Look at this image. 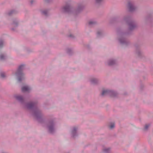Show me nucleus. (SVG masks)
I'll use <instances>...</instances> for the list:
<instances>
[{
	"label": "nucleus",
	"instance_id": "obj_25",
	"mask_svg": "<svg viewBox=\"0 0 153 153\" xmlns=\"http://www.w3.org/2000/svg\"><path fill=\"white\" fill-rule=\"evenodd\" d=\"M97 34H98V35H100V33H99V32H98V33H97Z\"/></svg>",
	"mask_w": 153,
	"mask_h": 153
},
{
	"label": "nucleus",
	"instance_id": "obj_23",
	"mask_svg": "<svg viewBox=\"0 0 153 153\" xmlns=\"http://www.w3.org/2000/svg\"><path fill=\"white\" fill-rule=\"evenodd\" d=\"M1 153H9L7 152H5V151H2Z\"/></svg>",
	"mask_w": 153,
	"mask_h": 153
},
{
	"label": "nucleus",
	"instance_id": "obj_13",
	"mask_svg": "<svg viewBox=\"0 0 153 153\" xmlns=\"http://www.w3.org/2000/svg\"><path fill=\"white\" fill-rule=\"evenodd\" d=\"M102 151L103 153H110L111 149L110 148H106L103 149Z\"/></svg>",
	"mask_w": 153,
	"mask_h": 153
},
{
	"label": "nucleus",
	"instance_id": "obj_3",
	"mask_svg": "<svg viewBox=\"0 0 153 153\" xmlns=\"http://www.w3.org/2000/svg\"><path fill=\"white\" fill-rule=\"evenodd\" d=\"M25 65L22 64L19 67L16 73V75L17 77V79L19 82H21L23 81L25 78V75L23 71L25 68Z\"/></svg>",
	"mask_w": 153,
	"mask_h": 153
},
{
	"label": "nucleus",
	"instance_id": "obj_20",
	"mask_svg": "<svg viewBox=\"0 0 153 153\" xmlns=\"http://www.w3.org/2000/svg\"><path fill=\"white\" fill-rule=\"evenodd\" d=\"M47 12L46 11H44L43 12V13L45 15H46L47 14Z\"/></svg>",
	"mask_w": 153,
	"mask_h": 153
},
{
	"label": "nucleus",
	"instance_id": "obj_2",
	"mask_svg": "<svg viewBox=\"0 0 153 153\" xmlns=\"http://www.w3.org/2000/svg\"><path fill=\"white\" fill-rule=\"evenodd\" d=\"M56 119L53 116H51L46 126V128L49 132L53 134L56 131Z\"/></svg>",
	"mask_w": 153,
	"mask_h": 153
},
{
	"label": "nucleus",
	"instance_id": "obj_8",
	"mask_svg": "<svg viewBox=\"0 0 153 153\" xmlns=\"http://www.w3.org/2000/svg\"><path fill=\"white\" fill-rule=\"evenodd\" d=\"M31 89V88L30 86L28 85H25L22 87V91L23 92H29Z\"/></svg>",
	"mask_w": 153,
	"mask_h": 153
},
{
	"label": "nucleus",
	"instance_id": "obj_22",
	"mask_svg": "<svg viewBox=\"0 0 153 153\" xmlns=\"http://www.w3.org/2000/svg\"><path fill=\"white\" fill-rule=\"evenodd\" d=\"M89 25H91V24H92L94 23V22L92 21H90L89 22Z\"/></svg>",
	"mask_w": 153,
	"mask_h": 153
},
{
	"label": "nucleus",
	"instance_id": "obj_1",
	"mask_svg": "<svg viewBox=\"0 0 153 153\" xmlns=\"http://www.w3.org/2000/svg\"><path fill=\"white\" fill-rule=\"evenodd\" d=\"M14 97L24 108L31 110L32 115L39 122H41L42 121L43 115L41 110L37 106V102L36 101L26 103L24 96L19 94L14 95Z\"/></svg>",
	"mask_w": 153,
	"mask_h": 153
},
{
	"label": "nucleus",
	"instance_id": "obj_9",
	"mask_svg": "<svg viewBox=\"0 0 153 153\" xmlns=\"http://www.w3.org/2000/svg\"><path fill=\"white\" fill-rule=\"evenodd\" d=\"M118 41L123 45H127L129 43L127 39H118Z\"/></svg>",
	"mask_w": 153,
	"mask_h": 153
},
{
	"label": "nucleus",
	"instance_id": "obj_4",
	"mask_svg": "<svg viewBox=\"0 0 153 153\" xmlns=\"http://www.w3.org/2000/svg\"><path fill=\"white\" fill-rule=\"evenodd\" d=\"M101 94L103 96L108 95L113 97H116L118 95L116 91L108 89L103 90Z\"/></svg>",
	"mask_w": 153,
	"mask_h": 153
},
{
	"label": "nucleus",
	"instance_id": "obj_26",
	"mask_svg": "<svg viewBox=\"0 0 153 153\" xmlns=\"http://www.w3.org/2000/svg\"><path fill=\"white\" fill-rule=\"evenodd\" d=\"M32 3H33V2H32V1H31V3L32 4Z\"/></svg>",
	"mask_w": 153,
	"mask_h": 153
},
{
	"label": "nucleus",
	"instance_id": "obj_7",
	"mask_svg": "<svg viewBox=\"0 0 153 153\" xmlns=\"http://www.w3.org/2000/svg\"><path fill=\"white\" fill-rule=\"evenodd\" d=\"M89 82L91 84L94 85H96L100 83V80L97 78L92 77H90L89 79Z\"/></svg>",
	"mask_w": 153,
	"mask_h": 153
},
{
	"label": "nucleus",
	"instance_id": "obj_11",
	"mask_svg": "<svg viewBox=\"0 0 153 153\" xmlns=\"http://www.w3.org/2000/svg\"><path fill=\"white\" fill-rule=\"evenodd\" d=\"M136 53L140 57L142 55L143 53L140 48H138L136 50Z\"/></svg>",
	"mask_w": 153,
	"mask_h": 153
},
{
	"label": "nucleus",
	"instance_id": "obj_10",
	"mask_svg": "<svg viewBox=\"0 0 153 153\" xmlns=\"http://www.w3.org/2000/svg\"><path fill=\"white\" fill-rule=\"evenodd\" d=\"M7 56L4 53H0V60H4L7 59Z\"/></svg>",
	"mask_w": 153,
	"mask_h": 153
},
{
	"label": "nucleus",
	"instance_id": "obj_5",
	"mask_svg": "<svg viewBox=\"0 0 153 153\" xmlns=\"http://www.w3.org/2000/svg\"><path fill=\"white\" fill-rule=\"evenodd\" d=\"M78 127L76 126H74L71 128L70 134L72 137L74 138L78 136Z\"/></svg>",
	"mask_w": 153,
	"mask_h": 153
},
{
	"label": "nucleus",
	"instance_id": "obj_17",
	"mask_svg": "<svg viewBox=\"0 0 153 153\" xmlns=\"http://www.w3.org/2000/svg\"><path fill=\"white\" fill-rule=\"evenodd\" d=\"M150 125L149 124H146L144 126V131H146L149 128V127Z\"/></svg>",
	"mask_w": 153,
	"mask_h": 153
},
{
	"label": "nucleus",
	"instance_id": "obj_15",
	"mask_svg": "<svg viewBox=\"0 0 153 153\" xmlns=\"http://www.w3.org/2000/svg\"><path fill=\"white\" fill-rule=\"evenodd\" d=\"M70 7L68 6H66L63 8V10L65 12H68L70 10Z\"/></svg>",
	"mask_w": 153,
	"mask_h": 153
},
{
	"label": "nucleus",
	"instance_id": "obj_24",
	"mask_svg": "<svg viewBox=\"0 0 153 153\" xmlns=\"http://www.w3.org/2000/svg\"><path fill=\"white\" fill-rule=\"evenodd\" d=\"M70 37H74L72 35H71Z\"/></svg>",
	"mask_w": 153,
	"mask_h": 153
},
{
	"label": "nucleus",
	"instance_id": "obj_14",
	"mask_svg": "<svg viewBox=\"0 0 153 153\" xmlns=\"http://www.w3.org/2000/svg\"><path fill=\"white\" fill-rule=\"evenodd\" d=\"M66 52L68 54L71 55L73 53V51L71 48H68L66 49Z\"/></svg>",
	"mask_w": 153,
	"mask_h": 153
},
{
	"label": "nucleus",
	"instance_id": "obj_16",
	"mask_svg": "<svg viewBox=\"0 0 153 153\" xmlns=\"http://www.w3.org/2000/svg\"><path fill=\"white\" fill-rule=\"evenodd\" d=\"M115 127V124L114 122L111 123L108 125V127L110 129H112Z\"/></svg>",
	"mask_w": 153,
	"mask_h": 153
},
{
	"label": "nucleus",
	"instance_id": "obj_12",
	"mask_svg": "<svg viewBox=\"0 0 153 153\" xmlns=\"http://www.w3.org/2000/svg\"><path fill=\"white\" fill-rule=\"evenodd\" d=\"M128 7L130 11H132L135 9L134 7L131 2H129L128 3Z\"/></svg>",
	"mask_w": 153,
	"mask_h": 153
},
{
	"label": "nucleus",
	"instance_id": "obj_21",
	"mask_svg": "<svg viewBox=\"0 0 153 153\" xmlns=\"http://www.w3.org/2000/svg\"><path fill=\"white\" fill-rule=\"evenodd\" d=\"M102 0H96V1L97 3H99L102 1Z\"/></svg>",
	"mask_w": 153,
	"mask_h": 153
},
{
	"label": "nucleus",
	"instance_id": "obj_18",
	"mask_svg": "<svg viewBox=\"0 0 153 153\" xmlns=\"http://www.w3.org/2000/svg\"><path fill=\"white\" fill-rule=\"evenodd\" d=\"M4 42L2 40H0V49L2 48L4 45Z\"/></svg>",
	"mask_w": 153,
	"mask_h": 153
},
{
	"label": "nucleus",
	"instance_id": "obj_19",
	"mask_svg": "<svg viewBox=\"0 0 153 153\" xmlns=\"http://www.w3.org/2000/svg\"><path fill=\"white\" fill-rule=\"evenodd\" d=\"M0 76L2 78H4L6 77V75L4 73H1L0 74Z\"/></svg>",
	"mask_w": 153,
	"mask_h": 153
},
{
	"label": "nucleus",
	"instance_id": "obj_6",
	"mask_svg": "<svg viewBox=\"0 0 153 153\" xmlns=\"http://www.w3.org/2000/svg\"><path fill=\"white\" fill-rule=\"evenodd\" d=\"M118 61L117 60L114 58L108 59L106 62V64L108 66H112L117 64Z\"/></svg>",
	"mask_w": 153,
	"mask_h": 153
}]
</instances>
